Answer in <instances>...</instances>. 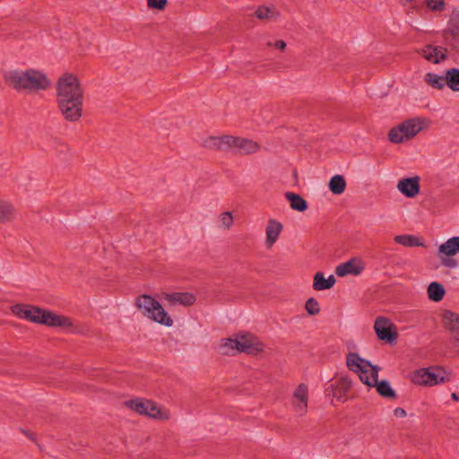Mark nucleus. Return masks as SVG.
<instances>
[{
	"instance_id": "obj_34",
	"label": "nucleus",
	"mask_w": 459,
	"mask_h": 459,
	"mask_svg": "<svg viewBox=\"0 0 459 459\" xmlns=\"http://www.w3.org/2000/svg\"><path fill=\"white\" fill-rule=\"evenodd\" d=\"M233 216L230 212H223L219 215L218 223L219 228L224 230H229L233 225Z\"/></svg>"
},
{
	"instance_id": "obj_12",
	"label": "nucleus",
	"mask_w": 459,
	"mask_h": 459,
	"mask_svg": "<svg viewBox=\"0 0 459 459\" xmlns=\"http://www.w3.org/2000/svg\"><path fill=\"white\" fill-rule=\"evenodd\" d=\"M261 149L260 144L248 138L230 136V150L239 155H250L258 152Z\"/></svg>"
},
{
	"instance_id": "obj_4",
	"label": "nucleus",
	"mask_w": 459,
	"mask_h": 459,
	"mask_svg": "<svg viewBox=\"0 0 459 459\" xmlns=\"http://www.w3.org/2000/svg\"><path fill=\"white\" fill-rule=\"evenodd\" d=\"M429 125V120L423 117L407 118L389 130L388 140L394 144L409 142Z\"/></svg>"
},
{
	"instance_id": "obj_14",
	"label": "nucleus",
	"mask_w": 459,
	"mask_h": 459,
	"mask_svg": "<svg viewBox=\"0 0 459 459\" xmlns=\"http://www.w3.org/2000/svg\"><path fill=\"white\" fill-rule=\"evenodd\" d=\"M365 268V261L359 256H355L338 264L335 267V274L338 277H345L347 275L358 276L364 272Z\"/></svg>"
},
{
	"instance_id": "obj_18",
	"label": "nucleus",
	"mask_w": 459,
	"mask_h": 459,
	"mask_svg": "<svg viewBox=\"0 0 459 459\" xmlns=\"http://www.w3.org/2000/svg\"><path fill=\"white\" fill-rule=\"evenodd\" d=\"M418 53L420 54L424 59L432 64H438L446 58V50L444 48L432 45L425 46L420 50H418Z\"/></svg>"
},
{
	"instance_id": "obj_33",
	"label": "nucleus",
	"mask_w": 459,
	"mask_h": 459,
	"mask_svg": "<svg viewBox=\"0 0 459 459\" xmlns=\"http://www.w3.org/2000/svg\"><path fill=\"white\" fill-rule=\"evenodd\" d=\"M346 181L341 175L333 176L329 182V189L334 195H341L345 191Z\"/></svg>"
},
{
	"instance_id": "obj_37",
	"label": "nucleus",
	"mask_w": 459,
	"mask_h": 459,
	"mask_svg": "<svg viewBox=\"0 0 459 459\" xmlns=\"http://www.w3.org/2000/svg\"><path fill=\"white\" fill-rule=\"evenodd\" d=\"M146 2L150 9L158 11H163L168 4V0H146Z\"/></svg>"
},
{
	"instance_id": "obj_2",
	"label": "nucleus",
	"mask_w": 459,
	"mask_h": 459,
	"mask_svg": "<svg viewBox=\"0 0 459 459\" xmlns=\"http://www.w3.org/2000/svg\"><path fill=\"white\" fill-rule=\"evenodd\" d=\"M11 311L19 318L25 319L35 324L73 331L74 324L70 317L58 315L50 310L42 309L30 305L16 304L11 307Z\"/></svg>"
},
{
	"instance_id": "obj_40",
	"label": "nucleus",
	"mask_w": 459,
	"mask_h": 459,
	"mask_svg": "<svg viewBox=\"0 0 459 459\" xmlns=\"http://www.w3.org/2000/svg\"><path fill=\"white\" fill-rule=\"evenodd\" d=\"M394 414L396 416V417H399V418H403L406 416V411L403 409V408H396L394 409Z\"/></svg>"
},
{
	"instance_id": "obj_24",
	"label": "nucleus",
	"mask_w": 459,
	"mask_h": 459,
	"mask_svg": "<svg viewBox=\"0 0 459 459\" xmlns=\"http://www.w3.org/2000/svg\"><path fill=\"white\" fill-rule=\"evenodd\" d=\"M445 34L447 38L450 37L454 40L459 39V9L452 11Z\"/></svg>"
},
{
	"instance_id": "obj_36",
	"label": "nucleus",
	"mask_w": 459,
	"mask_h": 459,
	"mask_svg": "<svg viewBox=\"0 0 459 459\" xmlns=\"http://www.w3.org/2000/svg\"><path fill=\"white\" fill-rule=\"evenodd\" d=\"M305 309L310 316H316L320 312L318 301L314 298H309L305 303Z\"/></svg>"
},
{
	"instance_id": "obj_39",
	"label": "nucleus",
	"mask_w": 459,
	"mask_h": 459,
	"mask_svg": "<svg viewBox=\"0 0 459 459\" xmlns=\"http://www.w3.org/2000/svg\"><path fill=\"white\" fill-rule=\"evenodd\" d=\"M267 45L269 47H274V48H278L280 50H284L285 48H286V43L283 40H281V39L276 40L274 43L269 42Z\"/></svg>"
},
{
	"instance_id": "obj_41",
	"label": "nucleus",
	"mask_w": 459,
	"mask_h": 459,
	"mask_svg": "<svg viewBox=\"0 0 459 459\" xmlns=\"http://www.w3.org/2000/svg\"><path fill=\"white\" fill-rule=\"evenodd\" d=\"M23 434L28 437L30 438V440L36 442V436L34 433L32 432H30V431H27V430H22Z\"/></svg>"
},
{
	"instance_id": "obj_19",
	"label": "nucleus",
	"mask_w": 459,
	"mask_h": 459,
	"mask_svg": "<svg viewBox=\"0 0 459 459\" xmlns=\"http://www.w3.org/2000/svg\"><path fill=\"white\" fill-rule=\"evenodd\" d=\"M282 229L283 226L280 221L274 219H270L268 221L265 228V246L268 248L272 247L278 240Z\"/></svg>"
},
{
	"instance_id": "obj_38",
	"label": "nucleus",
	"mask_w": 459,
	"mask_h": 459,
	"mask_svg": "<svg viewBox=\"0 0 459 459\" xmlns=\"http://www.w3.org/2000/svg\"><path fill=\"white\" fill-rule=\"evenodd\" d=\"M438 258L440 259L442 264L446 267L455 268L458 265L457 261L452 258V256H442Z\"/></svg>"
},
{
	"instance_id": "obj_27",
	"label": "nucleus",
	"mask_w": 459,
	"mask_h": 459,
	"mask_svg": "<svg viewBox=\"0 0 459 459\" xmlns=\"http://www.w3.org/2000/svg\"><path fill=\"white\" fill-rule=\"evenodd\" d=\"M285 198L289 201L290 208L297 212H305L308 207L307 201L298 194L287 192Z\"/></svg>"
},
{
	"instance_id": "obj_29",
	"label": "nucleus",
	"mask_w": 459,
	"mask_h": 459,
	"mask_svg": "<svg viewBox=\"0 0 459 459\" xmlns=\"http://www.w3.org/2000/svg\"><path fill=\"white\" fill-rule=\"evenodd\" d=\"M446 85L455 92L459 91V69L450 68L445 72Z\"/></svg>"
},
{
	"instance_id": "obj_6",
	"label": "nucleus",
	"mask_w": 459,
	"mask_h": 459,
	"mask_svg": "<svg viewBox=\"0 0 459 459\" xmlns=\"http://www.w3.org/2000/svg\"><path fill=\"white\" fill-rule=\"evenodd\" d=\"M346 365L350 370L358 374L362 383L368 386L376 385L380 370L379 367L372 365L368 360L355 352H350L347 355Z\"/></svg>"
},
{
	"instance_id": "obj_7",
	"label": "nucleus",
	"mask_w": 459,
	"mask_h": 459,
	"mask_svg": "<svg viewBox=\"0 0 459 459\" xmlns=\"http://www.w3.org/2000/svg\"><path fill=\"white\" fill-rule=\"evenodd\" d=\"M125 404L134 412L152 419L165 420L170 417V413L168 410L158 406L150 400L135 398L126 401Z\"/></svg>"
},
{
	"instance_id": "obj_20",
	"label": "nucleus",
	"mask_w": 459,
	"mask_h": 459,
	"mask_svg": "<svg viewBox=\"0 0 459 459\" xmlns=\"http://www.w3.org/2000/svg\"><path fill=\"white\" fill-rule=\"evenodd\" d=\"M230 136L231 135L230 134H224L220 136H209L204 140L203 145L204 147L210 150H230Z\"/></svg>"
},
{
	"instance_id": "obj_15",
	"label": "nucleus",
	"mask_w": 459,
	"mask_h": 459,
	"mask_svg": "<svg viewBox=\"0 0 459 459\" xmlns=\"http://www.w3.org/2000/svg\"><path fill=\"white\" fill-rule=\"evenodd\" d=\"M419 176L401 178L397 183V190L407 198L416 197L420 191Z\"/></svg>"
},
{
	"instance_id": "obj_31",
	"label": "nucleus",
	"mask_w": 459,
	"mask_h": 459,
	"mask_svg": "<svg viewBox=\"0 0 459 459\" xmlns=\"http://www.w3.org/2000/svg\"><path fill=\"white\" fill-rule=\"evenodd\" d=\"M424 82L436 90H443L446 86L445 76L435 73H427L424 76Z\"/></svg>"
},
{
	"instance_id": "obj_9",
	"label": "nucleus",
	"mask_w": 459,
	"mask_h": 459,
	"mask_svg": "<svg viewBox=\"0 0 459 459\" xmlns=\"http://www.w3.org/2000/svg\"><path fill=\"white\" fill-rule=\"evenodd\" d=\"M374 331L379 340L387 343L395 342L398 337L394 324L390 319L384 316L376 318Z\"/></svg>"
},
{
	"instance_id": "obj_30",
	"label": "nucleus",
	"mask_w": 459,
	"mask_h": 459,
	"mask_svg": "<svg viewBox=\"0 0 459 459\" xmlns=\"http://www.w3.org/2000/svg\"><path fill=\"white\" fill-rule=\"evenodd\" d=\"M394 242L403 247H423L424 244L414 235H397L394 238Z\"/></svg>"
},
{
	"instance_id": "obj_42",
	"label": "nucleus",
	"mask_w": 459,
	"mask_h": 459,
	"mask_svg": "<svg viewBox=\"0 0 459 459\" xmlns=\"http://www.w3.org/2000/svg\"><path fill=\"white\" fill-rule=\"evenodd\" d=\"M451 397H452V399H453L454 401H455V402H458V401H459V395H458V394H456L455 393H453V394H451Z\"/></svg>"
},
{
	"instance_id": "obj_21",
	"label": "nucleus",
	"mask_w": 459,
	"mask_h": 459,
	"mask_svg": "<svg viewBox=\"0 0 459 459\" xmlns=\"http://www.w3.org/2000/svg\"><path fill=\"white\" fill-rule=\"evenodd\" d=\"M237 342L236 334L229 338H223L218 342L216 350L220 354L234 356L239 353Z\"/></svg>"
},
{
	"instance_id": "obj_26",
	"label": "nucleus",
	"mask_w": 459,
	"mask_h": 459,
	"mask_svg": "<svg viewBox=\"0 0 459 459\" xmlns=\"http://www.w3.org/2000/svg\"><path fill=\"white\" fill-rule=\"evenodd\" d=\"M259 20L273 21L280 16V11L274 5H261L255 11Z\"/></svg>"
},
{
	"instance_id": "obj_11",
	"label": "nucleus",
	"mask_w": 459,
	"mask_h": 459,
	"mask_svg": "<svg viewBox=\"0 0 459 459\" xmlns=\"http://www.w3.org/2000/svg\"><path fill=\"white\" fill-rule=\"evenodd\" d=\"M308 386L299 384L293 391L290 404L293 411L299 416H304L307 411Z\"/></svg>"
},
{
	"instance_id": "obj_10",
	"label": "nucleus",
	"mask_w": 459,
	"mask_h": 459,
	"mask_svg": "<svg viewBox=\"0 0 459 459\" xmlns=\"http://www.w3.org/2000/svg\"><path fill=\"white\" fill-rule=\"evenodd\" d=\"M236 337L239 353L255 355L264 350V344L250 333H236Z\"/></svg>"
},
{
	"instance_id": "obj_5",
	"label": "nucleus",
	"mask_w": 459,
	"mask_h": 459,
	"mask_svg": "<svg viewBox=\"0 0 459 459\" xmlns=\"http://www.w3.org/2000/svg\"><path fill=\"white\" fill-rule=\"evenodd\" d=\"M134 305L140 310L141 314L149 320L166 327H171L173 325V318L164 309L161 304L151 295H140L136 298Z\"/></svg>"
},
{
	"instance_id": "obj_3",
	"label": "nucleus",
	"mask_w": 459,
	"mask_h": 459,
	"mask_svg": "<svg viewBox=\"0 0 459 459\" xmlns=\"http://www.w3.org/2000/svg\"><path fill=\"white\" fill-rule=\"evenodd\" d=\"M5 82L18 91L38 92L48 90L51 81L40 70H11L4 74Z\"/></svg>"
},
{
	"instance_id": "obj_32",
	"label": "nucleus",
	"mask_w": 459,
	"mask_h": 459,
	"mask_svg": "<svg viewBox=\"0 0 459 459\" xmlns=\"http://www.w3.org/2000/svg\"><path fill=\"white\" fill-rule=\"evenodd\" d=\"M372 386L376 387L377 392L383 397L393 399L396 396L395 392L386 380L377 381V379L376 385H372Z\"/></svg>"
},
{
	"instance_id": "obj_8",
	"label": "nucleus",
	"mask_w": 459,
	"mask_h": 459,
	"mask_svg": "<svg viewBox=\"0 0 459 459\" xmlns=\"http://www.w3.org/2000/svg\"><path fill=\"white\" fill-rule=\"evenodd\" d=\"M411 381L417 385L433 386L446 382L445 371L439 368H426L413 371Z\"/></svg>"
},
{
	"instance_id": "obj_22",
	"label": "nucleus",
	"mask_w": 459,
	"mask_h": 459,
	"mask_svg": "<svg viewBox=\"0 0 459 459\" xmlns=\"http://www.w3.org/2000/svg\"><path fill=\"white\" fill-rule=\"evenodd\" d=\"M459 253V236L448 238L439 245L437 248V256H454Z\"/></svg>"
},
{
	"instance_id": "obj_28",
	"label": "nucleus",
	"mask_w": 459,
	"mask_h": 459,
	"mask_svg": "<svg viewBox=\"0 0 459 459\" xmlns=\"http://www.w3.org/2000/svg\"><path fill=\"white\" fill-rule=\"evenodd\" d=\"M427 294L429 300L439 302L443 299L446 290L439 282L433 281L428 286Z\"/></svg>"
},
{
	"instance_id": "obj_13",
	"label": "nucleus",
	"mask_w": 459,
	"mask_h": 459,
	"mask_svg": "<svg viewBox=\"0 0 459 459\" xmlns=\"http://www.w3.org/2000/svg\"><path fill=\"white\" fill-rule=\"evenodd\" d=\"M351 388V380L347 377H341L331 384L325 392L327 395L332 396V403L334 404V401L344 403L347 400Z\"/></svg>"
},
{
	"instance_id": "obj_23",
	"label": "nucleus",
	"mask_w": 459,
	"mask_h": 459,
	"mask_svg": "<svg viewBox=\"0 0 459 459\" xmlns=\"http://www.w3.org/2000/svg\"><path fill=\"white\" fill-rule=\"evenodd\" d=\"M335 278L333 275H329L328 278L325 277L322 272H317L314 275L313 288L317 291L330 290L335 284Z\"/></svg>"
},
{
	"instance_id": "obj_17",
	"label": "nucleus",
	"mask_w": 459,
	"mask_h": 459,
	"mask_svg": "<svg viewBox=\"0 0 459 459\" xmlns=\"http://www.w3.org/2000/svg\"><path fill=\"white\" fill-rule=\"evenodd\" d=\"M162 297L170 306L182 305L187 307L195 302V297L188 292H166L163 293Z\"/></svg>"
},
{
	"instance_id": "obj_35",
	"label": "nucleus",
	"mask_w": 459,
	"mask_h": 459,
	"mask_svg": "<svg viewBox=\"0 0 459 459\" xmlns=\"http://www.w3.org/2000/svg\"><path fill=\"white\" fill-rule=\"evenodd\" d=\"M425 3L428 9L435 13H442L446 9L445 0H426Z\"/></svg>"
},
{
	"instance_id": "obj_16",
	"label": "nucleus",
	"mask_w": 459,
	"mask_h": 459,
	"mask_svg": "<svg viewBox=\"0 0 459 459\" xmlns=\"http://www.w3.org/2000/svg\"><path fill=\"white\" fill-rule=\"evenodd\" d=\"M442 324L454 342L459 346V315L451 310H445L442 313Z\"/></svg>"
},
{
	"instance_id": "obj_25",
	"label": "nucleus",
	"mask_w": 459,
	"mask_h": 459,
	"mask_svg": "<svg viewBox=\"0 0 459 459\" xmlns=\"http://www.w3.org/2000/svg\"><path fill=\"white\" fill-rule=\"evenodd\" d=\"M17 215L14 205L6 200L0 199V223H6L15 220Z\"/></svg>"
},
{
	"instance_id": "obj_1",
	"label": "nucleus",
	"mask_w": 459,
	"mask_h": 459,
	"mask_svg": "<svg viewBox=\"0 0 459 459\" xmlns=\"http://www.w3.org/2000/svg\"><path fill=\"white\" fill-rule=\"evenodd\" d=\"M56 98L58 110L66 121L80 120L82 117L84 91L75 74L65 73L58 77Z\"/></svg>"
},
{
	"instance_id": "obj_43",
	"label": "nucleus",
	"mask_w": 459,
	"mask_h": 459,
	"mask_svg": "<svg viewBox=\"0 0 459 459\" xmlns=\"http://www.w3.org/2000/svg\"><path fill=\"white\" fill-rule=\"evenodd\" d=\"M403 1L406 3H410V2H412L413 0H403Z\"/></svg>"
}]
</instances>
